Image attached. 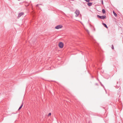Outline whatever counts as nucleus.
Segmentation results:
<instances>
[{
    "label": "nucleus",
    "mask_w": 123,
    "mask_h": 123,
    "mask_svg": "<svg viewBox=\"0 0 123 123\" xmlns=\"http://www.w3.org/2000/svg\"><path fill=\"white\" fill-rule=\"evenodd\" d=\"M97 17L98 18L103 19H104L106 18V16L105 15L101 16L98 15Z\"/></svg>",
    "instance_id": "obj_1"
},
{
    "label": "nucleus",
    "mask_w": 123,
    "mask_h": 123,
    "mask_svg": "<svg viewBox=\"0 0 123 123\" xmlns=\"http://www.w3.org/2000/svg\"><path fill=\"white\" fill-rule=\"evenodd\" d=\"M80 13L79 10H76L75 12V13L76 14L75 16L76 17H77L79 15Z\"/></svg>",
    "instance_id": "obj_2"
},
{
    "label": "nucleus",
    "mask_w": 123,
    "mask_h": 123,
    "mask_svg": "<svg viewBox=\"0 0 123 123\" xmlns=\"http://www.w3.org/2000/svg\"><path fill=\"white\" fill-rule=\"evenodd\" d=\"M58 45L60 48H62L63 47V44L62 42H61L59 43Z\"/></svg>",
    "instance_id": "obj_3"
},
{
    "label": "nucleus",
    "mask_w": 123,
    "mask_h": 123,
    "mask_svg": "<svg viewBox=\"0 0 123 123\" xmlns=\"http://www.w3.org/2000/svg\"><path fill=\"white\" fill-rule=\"evenodd\" d=\"M62 26L61 25H58L55 27V28L56 29H59L62 28Z\"/></svg>",
    "instance_id": "obj_4"
},
{
    "label": "nucleus",
    "mask_w": 123,
    "mask_h": 123,
    "mask_svg": "<svg viewBox=\"0 0 123 123\" xmlns=\"http://www.w3.org/2000/svg\"><path fill=\"white\" fill-rule=\"evenodd\" d=\"M24 14L23 12H21L19 13L18 15V17H21L22 15H23Z\"/></svg>",
    "instance_id": "obj_5"
},
{
    "label": "nucleus",
    "mask_w": 123,
    "mask_h": 123,
    "mask_svg": "<svg viewBox=\"0 0 123 123\" xmlns=\"http://www.w3.org/2000/svg\"><path fill=\"white\" fill-rule=\"evenodd\" d=\"M23 102L22 103V104H21V106L19 107V108L18 109V111H19L20 110V109L22 108V107L23 106Z\"/></svg>",
    "instance_id": "obj_6"
},
{
    "label": "nucleus",
    "mask_w": 123,
    "mask_h": 123,
    "mask_svg": "<svg viewBox=\"0 0 123 123\" xmlns=\"http://www.w3.org/2000/svg\"><path fill=\"white\" fill-rule=\"evenodd\" d=\"M87 5L88 6H91L92 4V3L91 2H88L87 4Z\"/></svg>",
    "instance_id": "obj_7"
},
{
    "label": "nucleus",
    "mask_w": 123,
    "mask_h": 123,
    "mask_svg": "<svg viewBox=\"0 0 123 123\" xmlns=\"http://www.w3.org/2000/svg\"><path fill=\"white\" fill-rule=\"evenodd\" d=\"M103 24L105 27L107 28H108V27L107 25L103 23Z\"/></svg>",
    "instance_id": "obj_8"
},
{
    "label": "nucleus",
    "mask_w": 123,
    "mask_h": 123,
    "mask_svg": "<svg viewBox=\"0 0 123 123\" xmlns=\"http://www.w3.org/2000/svg\"><path fill=\"white\" fill-rule=\"evenodd\" d=\"M113 13L114 14V15L116 17L117 16V14L114 11H113Z\"/></svg>",
    "instance_id": "obj_9"
},
{
    "label": "nucleus",
    "mask_w": 123,
    "mask_h": 123,
    "mask_svg": "<svg viewBox=\"0 0 123 123\" xmlns=\"http://www.w3.org/2000/svg\"><path fill=\"white\" fill-rule=\"evenodd\" d=\"M102 12L103 13H104L105 12V11L104 9H103L102 10Z\"/></svg>",
    "instance_id": "obj_10"
},
{
    "label": "nucleus",
    "mask_w": 123,
    "mask_h": 123,
    "mask_svg": "<svg viewBox=\"0 0 123 123\" xmlns=\"http://www.w3.org/2000/svg\"><path fill=\"white\" fill-rule=\"evenodd\" d=\"M112 49H114V46L113 45H112V47H111Z\"/></svg>",
    "instance_id": "obj_11"
},
{
    "label": "nucleus",
    "mask_w": 123,
    "mask_h": 123,
    "mask_svg": "<svg viewBox=\"0 0 123 123\" xmlns=\"http://www.w3.org/2000/svg\"><path fill=\"white\" fill-rule=\"evenodd\" d=\"M51 115V113H49L48 115V116H50Z\"/></svg>",
    "instance_id": "obj_12"
},
{
    "label": "nucleus",
    "mask_w": 123,
    "mask_h": 123,
    "mask_svg": "<svg viewBox=\"0 0 123 123\" xmlns=\"http://www.w3.org/2000/svg\"><path fill=\"white\" fill-rule=\"evenodd\" d=\"M40 5H42V4H37V5H36V6H37L39 7V6Z\"/></svg>",
    "instance_id": "obj_13"
},
{
    "label": "nucleus",
    "mask_w": 123,
    "mask_h": 123,
    "mask_svg": "<svg viewBox=\"0 0 123 123\" xmlns=\"http://www.w3.org/2000/svg\"><path fill=\"white\" fill-rule=\"evenodd\" d=\"M85 1L87 2H89V1L90 0H85Z\"/></svg>",
    "instance_id": "obj_14"
},
{
    "label": "nucleus",
    "mask_w": 123,
    "mask_h": 123,
    "mask_svg": "<svg viewBox=\"0 0 123 123\" xmlns=\"http://www.w3.org/2000/svg\"><path fill=\"white\" fill-rule=\"evenodd\" d=\"M86 31L89 34V32L87 30H86Z\"/></svg>",
    "instance_id": "obj_15"
},
{
    "label": "nucleus",
    "mask_w": 123,
    "mask_h": 123,
    "mask_svg": "<svg viewBox=\"0 0 123 123\" xmlns=\"http://www.w3.org/2000/svg\"><path fill=\"white\" fill-rule=\"evenodd\" d=\"M101 2H102V4L103 5V0H102Z\"/></svg>",
    "instance_id": "obj_16"
},
{
    "label": "nucleus",
    "mask_w": 123,
    "mask_h": 123,
    "mask_svg": "<svg viewBox=\"0 0 123 123\" xmlns=\"http://www.w3.org/2000/svg\"><path fill=\"white\" fill-rule=\"evenodd\" d=\"M95 85H97V86H98V83H96L95 84Z\"/></svg>",
    "instance_id": "obj_17"
},
{
    "label": "nucleus",
    "mask_w": 123,
    "mask_h": 123,
    "mask_svg": "<svg viewBox=\"0 0 123 123\" xmlns=\"http://www.w3.org/2000/svg\"><path fill=\"white\" fill-rule=\"evenodd\" d=\"M94 28V30L95 31V28Z\"/></svg>",
    "instance_id": "obj_18"
},
{
    "label": "nucleus",
    "mask_w": 123,
    "mask_h": 123,
    "mask_svg": "<svg viewBox=\"0 0 123 123\" xmlns=\"http://www.w3.org/2000/svg\"><path fill=\"white\" fill-rule=\"evenodd\" d=\"M93 115H94V116H95V114H93Z\"/></svg>",
    "instance_id": "obj_19"
}]
</instances>
